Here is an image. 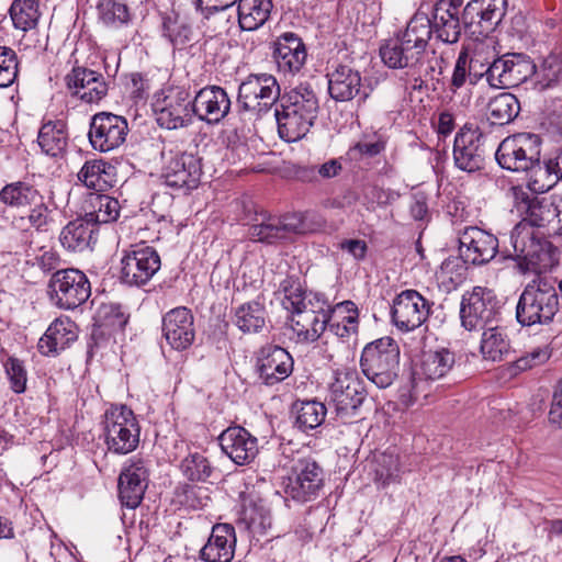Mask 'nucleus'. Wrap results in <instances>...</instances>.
Listing matches in <instances>:
<instances>
[{
    "instance_id": "49",
    "label": "nucleus",
    "mask_w": 562,
    "mask_h": 562,
    "mask_svg": "<svg viewBox=\"0 0 562 562\" xmlns=\"http://www.w3.org/2000/svg\"><path fill=\"white\" fill-rule=\"evenodd\" d=\"M36 0H14L10 7V16L15 29L23 32L33 30L40 19Z\"/></svg>"
},
{
    "instance_id": "26",
    "label": "nucleus",
    "mask_w": 562,
    "mask_h": 562,
    "mask_svg": "<svg viewBox=\"0 0 562 562\" xmlns=\"http://www.w3.org/2000/svg\"><path fill=\"white\" fill-rule=\"evenodd\" d=\"M148 470L143 460H131L119 476V496L122 504L136 508L147 488Z\"/></svg>"
},
{
    "instance_id": "38",
    "label": "nucleus",
    "mask_w": 562,
    "mask_h": 562,
    "mask_svg": "<svg viewBox=\"0 0 562 562\" xmlns=\"http://www.w3.org/2000/svg\"><path fill=\"white\" fill-rule=\"evenodd\" d=\"M78 181L94 192L109 190L114 182V167L103 160L93 159L83 164L77 175Z\"/></svg>"
},
{
    "instance_id": "48",
    "label": "nucleus",
    "mask_w": 562,
    "mask_h": 562,
    "mask_svg": "<svg viewBox=\"0 0 562 562\" xmlns=\"http://www.w3.org/2000/svg\"><path fill=\"white\" fill-rule=\"evenodd\" d=\"M526 215L521 222H526L536 229L554 226V203L547 198H532L526 202Z\"/></svg>"
},
{
    "instance_id": "35",
    "label": "nucleus",
    "mask_w": 562,
    "mask_h": 562,
    "mask_svg": "<svg viewBox=\"0 0 562 562\" xmlns=\"http://www.w3.org/2000/svg\"><path fill=\"white\" fill-rule=\"evenodd\" d=\"M363 374L378 389L386 387V342L383 338L368 344L361 355Z\"/></svg>"
},
{
    "instance_id": "8",
    "label": "nucleus",
    "mask_w": 562,
    "mask_h": 562,
    "mask_svg": "<svg viewBox=\"0 0 562 562\" xmlns=\"http://www.w3.org/2000/svg\"><path fill=\"white\" fill-rule=\"evenodd\" d=\"M541 138L533 133H517L504 138L495 153L498 165L513 172H525L540 159Z\"/></svg>"
},
{
    "instance_id": "23",
    "label": "nucleus",
    "mask_w": 562,
    "mask_h": 562,
    "mask_svg": "<svg viewBox=\"0 0 562 562\" xmlns=\"http://www.w3.org/2000/svg\"><path fill=\"white\" fill-rule=\"evenodd\" d=\"M191 102L193 115L207 124H218L231 110V99L218 86L202 88Z\"/></svg>"
},
{
    "instance_id": "31",
    "label": "nucleus",
    "mask_w": 562,
    "mask_h": 562,
    "mask_svg": "<svg viewBox=\"0 0 562 562\" xmlns=\"http://www.w3.org/2000/svg\"><path fill=\"white\" fill-rule=\"evenodd\" d=\"M462 0H439L434 7L431 27L445 43H457L461 35L459 18Z\"/></svg>"
},
{
    "instance_id": "27",
    "label": "nucleus",
    "mask_w": 562,
    "mask_h": 562,
    "mask_svg": "<svg viewBox=\"0 0 562 562\" xmlns=\"http://www.w3.org/2000/svg\"><path fill=\"white\" fill-rule=\"evenodd\" d=\"M506 8V0H471L463 9L462 22L467 27L477 25L480 33H488L501 23Z\"/></svg>"
},
{
    "instance_id": "41",
    "label": "nucleus",
    "mask_w": 562,
    "mask_h": 562,
    "mask_svg": "<svg viewBox=\"0 0 562 562\" xmlns=\"http://www.w3.org/2000/svg\"><path fill=\"white\" fill-rule=\"evenodd\" d=\"M95 227L86 218L69 222L59 233V241L68 251H83L95 241Z\"/></svg>"
},
{
    "instance_id": "5",
    "label": "nucleus",
    "mask_w": 562,
    "mask_h": 562,
    "mask_svg": "<svg viewBox=\"0 0 562 562\" xmlns=\"http://www.w3.org/2000/svg\"><path fill=\"white\" fill-rule=\"evenodd\" d=\"M456 357L447 348L424 351L420 362L416 366L412 379L400 390L401 404L408 406L426 387L448 374L453 368Z\"/></svg>"
},
{
    "instance_id": "12",
    "label": "nucleus",
    "mask_w": 562,
    "mask_h": 562,
    "mask_svg": "<svg viewBox=\"0 0 562 562\" xmlns=\"http://www.w3.org/2000/svg\"><path fill=\"white\" fill-rule=\"evenodd\" d=\"M57 216L54 200L41 193L23 210L11 214L10 225L23 234H48L58 225Z\"/></svg>"
},
{
    "instance_id": "11",
    "label": "nucleus",
    "mask_w": 562,
    "mask_h": 562,
    "mask_svg": "<svg viewBox=\"0 0 562 562\" xmlns=\"http://www.w3.org/2000/svg\"><path fill=\"white\" fill-rule=\"evenodd\" d=\"M50 301L63 310H74L83 304L91 294L87 276L74 268L54 272L48 282Z\"/></svg>"
},
{
    "instance_id": "20",
    "label": "nucleus",
    "mask_w": 562,
    "mask_h": 562,
    "mask_svg": "<svg viewBox=\"0 0 562 562\" xmlns=\"http://www.w3.org/2000/svg\"><path fill=\"white\" fill-rule=\"evenodd\" d=\"M430 304L415 290H405L397 294L391 307L394 326L402 333L418 328L429 316Z\"/></svg>"
},
{
    "instance_id": "39",
    "label": "nucleus",
    "mask_w": 562,
    "mask_h": 562,
    "mask_svg": "<svg viewBox=\"0 0 562 562\" xmlns=\"http://www.w3.org/2000/svg\"><path fill=\"white\" fill-rule=\"evenodd\" d=\"M37 144L45 155L54 158L61 157L68 145L66 123L61 120L43 123L38 131Z\"/></svg>"
},
{
    "instance_id": "62",
    "label": "nucleus",
    "mask_w": 562,
    "mask_h": 562,
    "mask_svg": "<svg viewBox=\"0 0 562 562\" xmlns=\"http://www.w3.org/2000/svg\"><path fill=\"white\" fill-rule=\"evenodd\" d=\"M342 159L345 158H331L319 166L313 167L311 169H305L304 173L306 175L304 177L312 178V175L316 172L323 180L336 178L342 171Z\"/></svg>"
},
{
    "instance_id": "47",
    "label": "nucleus",
    "mask_w": 562,
    "mask_h": 562,
    "mask_svg": "<svg viewBox=\"0 0 562 562\" xmlns=\"http://www.w3.org/2000/svg\"><path fill=\"white\" fill-rule=\"evenodd\" d=\"M520 111L518 99L509 93L503 92L494 97L487 105L488 119L493 124L504 125L512 122Z\"/></svg>"
},
{
    "instance_id": "29",
    "label": "nucleus",
    "mask_w": 562,
    "mask_h": 562,
    "mask_svg": "<svg viewBox=\"0 0 562 562\" xmlns=\"http://www.w3.org/2000/svg\"><path fill=\"white\" fill-rule=\"evenodd\" d=\"M235 548V528L229 524H216L200 551V558L205 562H231Z\"/></svg>"
},
{
    "instance_id": "7",
    "label": "nucleus",
    "mask_w": 562,
    "mask_h": 562,
    "mask_svg": "<svg viewBox=\"0 0 562 562\" xmlns=\"http://www.w3.org/2000/svg\"><path fill=\"white\" fill-rule=\"evenodd\" d=\"M284 493L296 503L315 501L324 487V471L311 457L293 460L291 471L283 481Z\"/></svg>"
},
{
    "instance_id": "53",
    "label": "nucleus",
    "mask_w": 562,
    "mask_h": 562,
    "mask_svg": "<svg viewBox=\"0 0 562 562\" xmlns=\"http://www.w3.org/2000/svg\"><path fill=\"white\" fill-rule=\"evenodd\" d=\"M526 172H529L527 187L533 193H544L559 182V178L547 164L541 165L540 159Z\"/></svg>"
},
{
    "instance_id": "55",
    "label": "nucleus",
    "mask_w": 562,
    "mask_h": 562,
    "mask_svg": "<svg viewBox=\"0 0 562 562\" xmlns=\"http://www.w3.org/2000/svg\"><path fill=\"white\" fill-rule=\"evenodd\" d=\"M261 221L251 225L248 229V236L255 241L272 244L282 239L278 221L274 217L261 214Z\"/></svg>"
},
{
    "instance_id": "42",
    "label": "nucleus",
    "mask_w": 562,
    "mask_h": 562,
    "mask_svg": "<svg viewBox=\"0 0 562 562\" xmlns=\"http://www.w3.org/2000/svg\"><path fill=\"white\" fill-rule=\"evenodd\" d=\"M238 24L243 31H255L269 19L272 10L271 0H237Z\"/></svg>"
},
{
    "instance_id": "46",
    "label": "nucleus",
    "mask_w": 562,
    "mask_h": 562,
    "mask_svg": "<svg viewBox=\"0 0 562 562\" xmlns=\"http://www.w3.org/2000/svg\"><path fill=\"white\" fill-rule=\"evenodd\" d=\"M329 331L339 338H348L357 331V310L350 301L338 304L330 312Z\"/></svg>"
},
{
    "instance_id": "32",
    "label": "nucleus",
    "mask_w": 562,
    "mask_h": 562,
    "mask_svg": "<svg viewBox=\"0 0 562 562\" xmlns=\"http://www.w3.org/2000/svg\"><path fill=\"white\" fill-rule=\"evenodd\" d=\"M292 371L293 359L284 348L272 346L262 350L258 372L265 384L274 385L285 380Z\"/></svg>"
},
{
    "instance_id": "63",
    "label": "nucleus",
    "mask_w": 562,
    "mask_h": 562,
    "mask_svg": "<svg viewBox=\"0 0 562 562\" xmlns=\"http://www.w3.org/2000/svg\"><path fill=\"white\" fill-rule=\"evenodd\" d=\"M467 80H468V53L462 50V52H460V54L457 58L456 65H454V69H453L452 78H451V89L453 91H457L458 89H460L461 87L464 86Z\"/></svg>"
},
{
    "instance_id": "59",
    "label": "nucleus",
    "mask_w": 562,
    "mask_h": 562,
    "mask_svg": "<svg viewBox=\"0 0 562 562\" xmlns=\"http://www.w3.org/2000/svg\"><path fill=\"white\" fill-rule=\"evenodd\" d=\"M4 369L10 382V389L16 394L25 392L27 371L23 362L14 357H10L4 362Z\"/></svg>"
},
{
    "instance_id": "6",
    "label": "nucleus",
    "mask_w": 562,
    "mask_h": 562,
    "mask_svg": "<svg viewBox=\"0 0 562 562\" xmlns=\"http://www.w3.org/2000/svg\"><path fill=\"white\" fill-rule=\"evenodd\" d=\"M104 441L109 451L127 454L139 443L140 427L126 405H111L103 416Z\"/></svg>"
},
{
    "instance_id": "36",
    "label": "nucleus",
    "mask_w": 562,
    "mask_h": 562,
    "mask_svg": "<svg viewBox=\"0 0 562 562\" xmlns=\"http://www.w3.org/2000/svg\"><path fill=\"white\" fill-rule=\"evenodd\" d=\"M82 210L85 212L83 218L94 226L95 224L116 221L120 215V203L110 195L91 192L87 194L82 203Z\"/></svg>"
},
{
    "instance_id": "40",
    "label": "nucleus",
    "mask_w": 562,
    "mask_h": 562,
    "mask_svg": "<svg viewBox=\"0 0 562 562\" xmlns=\"http://www.w3.org/2000/svg\"><path fill=\"white\" fill-rule=\"evenodd\" d=\"M282 306L293 315L307 307V301L323 300L324 295L303 290L299 278L288 276L280 282L278 292Z\"/></svg>"
},
{
    "instance_id": "60",
    "label": "nucleus",
    "mask_w": 562,
    "mask_h": 562,
    "mask_svg": "<svg viewBox=\"0 0 562 562\" xmlns=\"http://www.w3.org/2000/svg\"><path fill=\"white\" fill-rule=\"evenodd\" d=\"M164 35L175 45H183L191 41V27L178 19L168 18L164 22Z\"/></svg>"
},
{
    "instance_id": "15",
    "label": "nucleus",
    "mask_w": 562,
    "mask_h": 562,
    "mask_svg": "<svg viewBox=\"0 0 562 562\" xmlns=\"http://www.w3.org/2000/svg\"><path fill=\"white\" fill-rule=\"evenodd\" d=\"M484 133L473 124H465L456 134L453 143L454 165L465 172H475L484 167Z\"/></svg>"
},
{
    "instance_id": "45",
    "label": "nucleus",
    "mask_w": 562,
    "mask_h": 562,
    "mask_svg": "<svg viewBox=\"0 0 562 562\" xmlns=\"http://www.w3.org/2000/svg\"><path fill=\"white\" fill-rule=\"evenodd\" d=\"M266 318L265 305L251 301L235 308L233 322L243 333H258L265 327Z\"/></svg>"
},
{
    "instance_id": "24",
    "label": "nucleus",
    "mask_w": 562,
    "mask_h": 562,
    "mask_svg": "<svg viewBox=\"0 0 562 562\" xmlns=\"http://www.w3.org/2000/svg\"><path fill=\"white\" fill-rule=\"evenodd\" d=\"M193 109L189 93L173 91L166 95L162 105L156 109L157 124L167 130L189 126L193 121Z\"/></svg>"
},
{
    "instance_id": "64",
    "label": "nucleus",
    "mask_w": 562,
    "mask_h": 562,
    "mask_svg": "<svg viewBox=\"0 0 562 562\" xmlns=\"http://www.w3.org/2000/svg\"><path fill=\"white\" fill-rule=\"evenodd\" d=\"M549 420L552 424L562 427V379L557 382L553 391L551 408L549 412Z\"/></svg>"
},
{
    "instance_id": "50",
    "label": "nucleus",
    "mask_w": 562,
    "mask_h": 562,
    "mask_svg": "<svg viewBox=\"0 0 562 562\" xmlns=\"http://www.w3.org/2000/svg\"><path fill=\"white\" fill-rule=\"evenodd\" d=\"M536 87L539 90L552 89L562 86V57L550 55L543 59L533 74Z\"/></svg>"
},
{
    "instance_id": "9",
    "label": "nucleus",
    "mask_w": 562,
    "mask_h": 562,
    "mask_svg": "<svg viewBox=\"0 0 562 562\" xmlns=\"http://www.w3.org/2000/svg\"><path fill=\"white\" fill-rule=\"evenodd\" d=\"M281 99L280 86L270 74L249 75L238 89L237 103L243 111L261 116Z\"/></svg>"
},
{
    "instance_id": "16",
    "label": "nucleus",
    "mask_w": 562,
    "mask_h": 562,
    "mask_svg": "<svg viewBox=\"0 0 562 562\" xmlns=\"http://www.w3.org/2000/svg\"><path fill=\"white\" fill-rule=\"evenodd\" d=\"M366 397L364 387L355 370H337L328 384L327 398L338 414L353 413Z\"/></svg>"
},
{
    "instance_id": "54",
    "label": "nucleus",
    "mask_w": 562,
    "mask_h": 562,
    "mask_svg": "<svg viewBox=\"0 0 562 562\" xmlns=\"http://www.w3.org/2000/svg\"><path fill=\"white\" fill-rule=\"evenodd\" d=\"M183 474L190 481H206L213 471L210 461L201 453L189 454L181 463Z\"/></svg>"
},
{
    "instance_id": "52",
    "label": "nucleus",
    "mask_w": 562,
    "mask_h": 562,
    "mask_svg": "<svg viewBox=\"0 0 562 562\" xmlns=\"http://www.w3.org/2000/svg\"><path fill=\"white\" fill-rule=\"evenodd\" d=\"M97 10L100 21L109 27H121L131 20L127 5L115 0H100Z\"/></svg>"
},
{
    "instance_id": "37",
    "label": "nucleus",
    "mask_w": 562,
    "mask_h": 562,
    "mask_svg": "<svg viewBox=\"0 0 562 562\" xmlns=\"http://www.w3.org/2000/svg\"><path fill=\"white\" fill-rule=\"evenodd\" d=\"M442 58L437 57L432 52L431 55L426 53L419 54L418 61L415 66V76L411 75L408 66H392L391 68L394 70H400V74H394L393 76L403 81V87L405 90H422L424 87L423 77L434 79V74L436 68L439 67L441 69Z\"/></svg>"
},
{
    "instance_id": "25",
    "label": "nucleus",
    "mask_w": 562,
    "mask_h": 562,
    "mask_svg": "<svg viewBox=\"0 0 562 562\" xmlns=\"http://www.w3.org/2000/svg\"><path fill=\"white\" fill-rule=\"evenodd\" d=\"M223 452L236 464L245 465L258 454V439L240 426L228 427L218 437Z\"/></svg>"
},
{
    "instance_id": "10",
    "label": "nucleus",
    "mask_w": 562,
    "mask_h": 562,
    "mask_svg": "<svg viewBox=\"0 0 562 562\" xmlns=\"http://www.w3.org/2000/svg\"><path fill=\"white\" fill-rule=\"evenodd\" d=\"M501 303L493 290L474 286L462 296L460 317L468 330L483 329L497 322Z\"/></svg>"
},
{
    "instance_id": "2",
    "label": "nucleus",
    "mask_w": 562,
    "mask_h": 562,
    "mask_svg": "<svg viewBox=\"0 0 562 562\" xmlns=\"http://www.w3.org/2000/svg\"><path fill=\"white\" fill-rule=\"evenodd\" d=\"M509 239L512 249H506L507 257L516 260L522 272L542 273L557 265V250L528 223L519 222Z\"/></svg>"
},
{
    "instance_id": "57",
    "label": "nucleus",
    "mask_w": 562,
    "mask_h": 562,
    "mask_svg": "<svg viewBox=\"0 0 562 562\" xmlns=\"http://www.w3.org/2000/svg\"><path fill=\"white\" fill-rule=\"evenodd\" d=\"M467 262L468 261H465L461 255L460 257H448L442 261L437 276L442 280V282L448 281L456 286L465 279Z\"/></svg>"
},
{
    "instance_id": "61",
    "label": "nucleus",
    "mask_w": 562,
    "mask_h": 562,
    "mask_svg": "<svg viewBox=\"0 0 562 562\" xmlns=\"http://www.w3.org/2000/svg\"><path fill=\"white\" fill-rule=\"evenodd\" d=\"M277 221L282 239H285L293 234H305L307 232V225L302 214H286L277 218Z\"/></svg>"
},
{
    "instance_id": "4",
    "label": "nucleus",
    "mask_w": 562,
    "mask_h": 562,
    "mask_svg": "<svg viewBox=\"0 0 562 562\" xmlns=\"http://www.w3.org/2000/svg\"><path fill=\"white\" fill-rule=\"evenodd\" d=\"M431 21L427 14L417 12L408 22L402 36L396 37L389 49V68L392 66H408L411 75L415 76V66L419 54L425 52L431 36Z\"/></svg>"
},
{
    "instance_id": "56",
    "label": "nucleus",
    "mask_w": 562,
    "mask_h": 562,
    "mask_svg": "<svg viewBox=\"0 0 562 562\" xmlns=\"http://www.w3.org/2000/svg\"><path fill=\"white\" fill-rule=\"evenodd\" d=\"M385 148V143L375 136H364L363 139L351 146L346 153V160L358 161L362 158H371L379 155Z\"/></svg>"
},
{
    "instance_id": "34",
    "label": "nucleus",
    "mask_w": 562,
    "mask_h": 562,
    "mask_svg": "<svg viewBox=\"0 0 562 562\" xmlns=\"http://www.w3.org/2000/svg\"><path fill=\"white\" fill-rule=\"evenodd\" d=\"M328 93L339 102L352 100L360 91L361 76L349 65L339 64L326 75Z\"/></svg>"
},
{
    "instance_id": "22",
    "label": "nucleus",
    "mask_w": 562,
    "mask_h": 562,
    "mask_svg": "<svg viewBox=\"0 0 562 562\" xmlns=\"http://www.w3.org/2000/svg\"><path fill=\"white\" fill-rule=\"evenodd\" d=\"M459 250L465 261L485 265L496 256L498 239L480 227L469 226L459 235Z\"/></svg>"
},
{
    "instance_id": "21",
    "label": "nucleus",
    "mask_w": 562,
    "mask_h": 562,
    "mask_svg": "<svg viewBox=\"0 0 562 562\" xmlns=\"http://www.w3.org/2000/svg\"><path fill=\"white\" fill-rule=\"evenodd\" d=\"M65 81L71 95L88 104H98L109 92L105 77L87 67H74Z\"/></svg>"
},
{
    "instance_id": "1",
    "label": "nucleus",
    "mask_w": 562,
    "mask_h": 562,
    "mask_svg": "<svg viewBox=\"0 0 562 562\" xmlns=\"http://www.w3.org/2000/svg\"><path fill=\"white\" fill-rule=\"evenodd\" d=\"M318 109L316 92L307 83L284 93L274 113L279 136L289 143L303 138L313 126Z\"/></svg>"
},
{
    "instance_id": "13",
    "label": "nucleus",
    "mask_w": 562,
    "mask_h": 562,
    "mask_svg": "<svg viewBox=\"0 0 562 562\" xmlns=\"http://www.w3.org/2000/svg\"><path fill=\"white\" fill-rule=\"evenodd\" d=\"M535 71L536 65L528 55L509 53L490 64L485 77L493 88H512L525 82Z\"/></svg>"
},
{
    "instance_id": "51",
    "label": "nucleus",
    "mask_w": 562,
    "mask_h": 562,
    "mask_svg": "<svg viewBox=\"0 0 562 562\" xmlns=\"http://www.w3.org/2000/svg\"><path fill=\"white\" fill-rule=\"evenodd\" d=\"M295 425L303 431L319 427L325 420L326 407L317 401H305L295 405Z\"/></svg>"
},
{
    "instance_id": "17",
    "label": "nucleus",
    "mask_w": 562,
    "mask_h": 562,
    "mask_svg": "<svg viewBox=\"0 0 562 562\" xmlns=\"http://www.w3.org/2000/svg\"><path fill=\"white\" fill-rule=\"evenodd\" d=\"M307 307L291 315V329L296 342L316 341L330 322V304L325 300L307 301Z\"/></svg>"
},
{
    "instance_id": "18",
    "label": "nucleus",
    "mask_w": 562,
    "mask_h": 562,
    "mask_svg": "<svg viewBox=\"0 0 562 562\" xmlns=\"http://www.w3.org/2000/svg\"><path fill=\"white\" fill-rule=\"evenodd\" d=\"M160 257L149 246H136L121 260V280L128 285H145L160 269Z\"/></svg>"
},
{
    "instance_id": "28",
    "label": "nucleus",
    "mask_w": 562,
    "mask_h": 562,
    "mask_svg": "<svg viewBox=\"0 0 562 562\" xmlns=\"http://www.w3.org/2000/svg\"><path fill=\"white\" fill-rule=\"evenodd\" d=\"M162 333L173 349L189 348L195 337L191 311L187 307H176L169 311L162 318Z\"/></svg>"
},
{
    "instance_id": "19",
    "label": "nucleus",
    "mask_w": 562,
    "mask_h": 562,
    "mask_svg": "<svg viewBox=\"0 0 562 562\" xmlns=\"http://www.w3.org/2000/svg\"><path fill=\"white\" fill-rule=\"evenodd\" d=\"M128 124L125 117L110 112H100L92 116L89 140L93 149L108 153L119 148L126 139Z\"/></svg>"
},
{
    "instance_id": "14",
    "label": "nucleus",
    "mask_w": 562,
    "mask_h": 562,
    "mask_svg": "<svg viewBox=\"0 0 562 562\" xmlns=\"http://www.w3.org/2000/svg\"><path fill=\"white\" fill-rule=\"evenodd\" d=\"M164 167L161 178L166 186L175 189H196L201 176L202 166L200 159L189 153H164Z\"/></svg>"
},
{
    "instance_id": "43",
    "label": "nucleus",
    "mask_w": 562,
    "mask_h": 562,
    "mask_svg": "<svg viewBox=\"0 0 562 562\" xmlns=\"http://www.w3.org/2000/svg\"><path fill=\"white\" fill-rule=\"evenodd\" d=\"M42 192L27 181H14L0 190V202L16 213L27 206Z\"/></svg>"
},
{
    "instance_id": "44",
    "label": "nucleus",
    "mask_w": 562,
    "mask_h": 562,
    "mask_svg": "<svg viewBox=\"0 0 562 562\" xmlns=\"http://www.w3.org/2000/svg\"><path fill=\"white\" fill-rule=\"evenodd\" d=\"M481 352L485 359L501 361L510 352V342L505 329L498 325L483 328Z\"/></svg>"
},
{
    "instance_id": "33",
    "label": "nucleus",
    "mask_w": 562,
    "mask_h": 562,
    "mask_svg": "<svg viewBox=\"0 0 562 562\" xmlns=\"http://www.w3.org/2000/svg\"><path fill=\"white\" fill-rule=\"evenodd\" d=\"M77 337V326L70 318H56L41 337L37 348L44 356H56L69 347Z\"/></svg>"
},
{
    "instance_id": "30",
    "label": "nucleus",
    "mask_w": 562,
    "mask_h": 562,
    "mask_svg": "<svg viewBox=\"0 0 562 562\" xmlns=\"http://www.w3.org/2000/svg\"><path fill=\"white\" fill-rule=\"evenodd\" d=\"M306 49L302 40L294 33H284L274 43L273 58L278 70L284 75H294L306 60Z\"/></svg>"
},
{
    "instance_id": "58",
    "label": "nucleus",
    "mask_w": 562,
    "mask_h": 562,
    "mask_svg": "<svg viewBox=\"0 0 562 562\" xmlns=\"http://www.w3.org/2000/svg\"><path fill=\"white\" fill-rule=\"evenodd\" d=\"M18 76V57L7 46H0V88L10 87Z\"/></svg>"
},
{
    "instance_id": "3",
    "label": "nucleus",
    "mask_w": 562,
    "mask_h": 562,
    "mask_svg": "<svg viewBox=\"0 0 562 562\" xmlns=\"http://www.w3.org/2000/svg\"><path fill=\"white\" fill-rule=\"evenodd\" d=\"M559 311L555 281L538 278L526 285L516 306V319L522 326L546 324Z\"/></svg>"
}]
</instances>
